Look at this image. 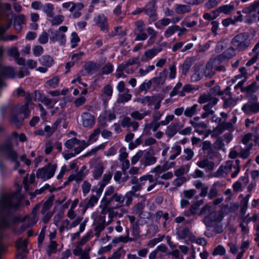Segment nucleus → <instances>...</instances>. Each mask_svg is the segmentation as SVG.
Listing matches in <instances>:
<instances>
[{"label": "nucleus", "mask_w": 259, "mask_h": 259, "mask_svg": "<svg viewBox=\"0 0 259 259\" xmlns=\"http://www.w3.org/2000/svg\"><path fill=\"white\" fill-rule=\"evenodd\" d=\"M19 190L12 195L5 194L0 196V238L2 237V230L10 225L8 212L10 209L16 208L20 204L22 195Z\"/></svg>", "instance_id": "1"}, {"label": "nucleus", "mask_w": 259, "mask_h": 259, "mask_svg": "<svg viewBox=\"0 0 259 259\" xmlns=\"http://www.w3.org/2000/svg\"><path fill=\"white\" fill-rule=\"evenodd\" d=\"M225 208L223 207L220 211L211 212V207L205 205L201 210L200 214L205 215L203 222L206 227L214 226L215 232L220 233L223 230L222 221L225 217Z\"/></svg>", "instance_id": "2"}, {"label": "nucleus", "mask_w": 259, "mask_h": 259, "mask_svg": "<svg viewBox=\"0 0 259 259\" xmlns=\"http://www.w3.org/2000/svg\"><path fill=\"white\" fill-rule=\"evenodd\" d=\"M226 60V56L225 54L219 56L217 58L210 59L206 65L204 72L205 76H211L213 74V69L220 71L225 70L224 67L219 66L218 65L225 62Z\"/></svg>", "instance_id": "3"}, {"label": "nucleus", "mask_w": 259, "mask_h": 259, "mask_svg": "<svg viewBox=\"0 0 259 259\" xmlns=\"http://www.w3.org/2000/svg\"><path fill=\"white\" fill-rule=\"evenodd\" d=\"M199 101L200 103H205L208 102L206 105L204 106L203 109L205 111V112L201 116L202 118H205L209 115H211L213 113V111L211 110V108L217 104L218 100L213 96L207 94L201 96Z\"/></svg>", "instance_id": "4"}, {"label": "nucleus", "mask_w": 259, "mask_h": 259, "mask_svg": "<svg viewBox=\"0 0 259 259\" xmlns=\"http://www.w3.org/2000/svg\"><path fill=\"white\" fill-rule=\"evenodd\" d=\"M232 45L237 50L243 51L246 50L250 44V40L247 35L240 33L236 35L231 41Z\"/></svg>", "instance_id": "5"}, {"label": "nucleus", "mask_w": 259, "mask_h": 259, "mask_svg": "<svg viewBox=\"0 0 259 259\" xmlns=\"http://www.w3.org/2000/svg\"><path fill=\"white\" fill-rule=\"evenodd\" d=\"M256 95H252L249 101L242 107V111L248 115L256 114L259 112V103Z\"/></svg>", "instance_id": "6"}, {"label": "nucleus", "mask_w": 259, "mask_h": 259, "mask_svg": "<svg viewBox=\"0 0 259 259\" xmlns=\"http://www.w3.org/2000/svg\"><path fill=\"white\" fill-rule=\"evenodd\" d=\"M57 167V165L55 163L49 164L39 169L36 172V176L44 181L50 179L54 175Z\"/></svg>", "instance_id": "7"}, {"label": "nucleus", "mask_w": 259, "mask_h": 259, "mask_svg": "<svg viewBox=\"0 0 259 259\" xmlns=\"http://www.w3.org/2000/svg\"><path fill=\"white\" fill-rule=\"evenodd\" d=\"M65 146L68 149L75 147V154H78L88 146L84 141H79L76 138L70 139L65 143Z\"/></svg>", "instance_id": "8"}, {"label": "nucleus", "mask_w": 259, "mask_h": 259, "mask_svg": "<svg viewBox=\"0 0 259 259\" xmlns=\"http://www.w3.org/2000/svg\"><path fill=\"white\" fill-rule=\"evenodd\" d=\"M107 207L108 206L106 207L105 213H106L107 211L109 212V220L108 222V224H109L112 221V218L115 215H116L117 214L111 210H108L107 209ZM105 214L106 213L104 214L101 211V214L99 217V218H94L95 223L97 225L96 229L98 231H101L103 230L106 225V223L105 221Z\"/></svg>", "instance_id": "9"}, {"label": "nucleus", "mask_w": 259, "mask_h": 259, "mask_svg": "<svg viewBox=\"0 0 259 259\" xmlns=\"http://www.w3.org/2000/svg\"><path fill=\"white\" fill-rule=\"evenodd\" d=\"M33 105L29 100L27 101L23 106H17L14 110V113L20 118H26L30 113V109Z\"/></svg>", "instance_id": "10"}, {"label": "nucleus", "mask_w": 259, "mask_h": 259, "mask_svg": "<svg viewBox=\"0 0 259 259\" xmlns=\"http://www.w3.org/2000/svg\"><path fill=\"white\" fill-rule=\"evenodd\" d=\"M11 7L10 5L8 4H6L4 5L1 6L0 5V10H3L4 11H10ZM12 20H9L7 21L6 25L5 27L0 26V39H5L7 40H12L16 37L15 35H10L8 36L7 38H4L2 36L3 34L9 29L11 24Z\"/></svg>", "instance_id": "11"}, {"label": "nucleus", "mask_w": 259, "mask_h": 259, "mask_svg": "<svg viewBox=\"0 0 259 259\" xmlns=\"http://www.w3.org/2000/svg\"><path fill=\"white\" fill-rule=\"evenodd\" d=\"M62 214L60 213L58 215V217L55 216L54 218V223L55 224L58 226L60 228V231L61 232L65 230H68L71 227H73L76 226L80 222L79 220H76L75 222H74L72 224V226L71 227L69 226V221L67 220H63L62 221H60V218H62Z\"/></svg>", "instance_id": "12"}, {"label": "nucleus", "mask_w": 259, "mask_h": 259, "mask_svg": "<svg viewBox=\"0 0 259 259\" xmlns=\"http://www.w3.org/2000/svg\"><path fill=\"white\" fill-rule=\"evenodd\" d=\"M48 32L51 41L53 42L58 41L60 45H62L66 43V36L64 33L52 29H49Z\"/></svg>", "instance_id": "13"}, {"label": "nucleus", "mask_w": 259, "mask_h": 259, "mask_svg": "<svg viewBox=\"0 0 259 259\" xmlns=\"http://www.w3.org/2000/svg\"><path fill=\"white\" fill-rule=\"evenodd\" d=\"M80 122L85 127H92L95 124V117L90 113L83 112L80 115Z\"/></svg>", "instance_id": "14"}, {"label": "nucleus", "mask_w": 259, "mask_h": 259, "mask_svg": "<svg viewBox=\"0 0 259 259\" xmlns=\"http://www.w3.org/2000/svg\"><path fill=\"white\" fill-rule=\"evenodd\" d=\"M1 151L4 152L11 160L15 162V168L19 166V163L16 160L17 154L16 152L13 151L10 145L5 146Z\"/></svg>", "instance_id": "15"}, {"label": "nucleus", "mask_w": 259, "mask_h": 259, "mask_svg": "<svg viewBox=\"0 0 259 259\" xmlns=\"http://www.w3.org/2000/svg\"><path fill=\"white\" fill-rule=\"evenodd\" d=\"M114 192V189L112 187H109L106 190L105 193V197L103 198L100 205V207L102 208V213L104 214L105 213L106 207L109 205L110 199L107 197L110 196Z\"/></svg>", "instance_id": "16"}, {"label": "nucleus", "mask_w": 259, "mask_h": 259, "mask_svg": "<svg viewBox=\"0 0 259 259\" xmlns=\"http://www.w3.org/2000/svg\"><path fill=\"white\" fill-rule=\"evenodd\" d=\"M94 20L96 24L98 25L102 30H107L108 23L107 18L103 14H99L95 17Z\"/></svg>", "instance_id": "17"}, {"label": "nucleus", "mask_w": 259, "mask_h": 259, "mask_svg": "<svg viewBox=\"0 0 259 259\" xmlns=\"http://www.w3.org/2000/svg\"><path fill=\"white\" fill-rule=\"evenodd\" d=\"M140 161L141 165L145 167L154 164L156 162V159L149 153L147 152L142 156Z\"/></svg>", "instance_id": "18"}, {"label": "nucleus", "mask_w": 259, "mask_h": 259, "mask_svg": "<svg viewBox=\"0 0 259 259\" xmlns=\"http://www.w3.org/2000/svg\"><path fill=\"white\" fill-rule=\"evenodd\" d=\"M161 51V48L160 47L148 50L145 52L144 56L141 59L143 62L149 61Z\"/></svg>", "instance_id": "19"}, {"label": "nucleus", "mask_w": 259, "mask_h": 259, "mask_svg": "<svg viewBox=\"0 0 259 259\" xmlns=\"http://www.w3.org/2000/svg\"><path fill=\"white\" fill-rule=\"evenodd\" d=\"M115 118L114 113L111 111H105L102 113L98 118V120L101 124L104 125L106 120L111 121Z\"/></svg>", "instance_id": "20"}, {"label": "nucleus", "mask_w": 259, "mask_h": 259, "mask_svg": "<svg viewBox=\"0 0 259 259\" xmlns=\"http://www.w3.org/2000/svg\"><path fill=\"white\" fill-rule=\"evenodd\" d=\"M8 54L9 56L14 57L18 64L23 65L24 64V59L19 58V53L17 48L15 47L11 48L8 51Z\"/></svg>", "instance_id": "21"}, {"label": "nucleus", "mask_w": 259, "mask_h": 259, "mask_svg": "<svg viewBox=\"0 0 259 259\" xmlns=\"http://www.w3.org/2000/svg\"><path fill=\"white\" fill-rule=\"evenodd\" d=\"M84 7V5L80 3H74L69 12L74 18H78L81 16L80 11Z\"/></svg>", "instance_id": "22"}, {"label": "nucleus", "mask_w": 259, "mask_h": 259, "mask_svg": "<svg viewBox=\"0 0 259 259\" xmlns=\"http://www.w3.org/2000/svg\"><path fill=\"white\" fill-rule=\"evenodd\" d=\"M124 198L121 195L116 194L110 198L109 204L116 202L115 208L119 207L123 204Z\"/></svg>", "instance_id": "23"}, {"label": "nucleus", "mask_w": 259, "mask_h": 259, "mask_svg": "<svg viewBox=\"0 0 259 259\" xmlns=\"http://www.w3.org/2000/svg\"><path fill=\"white\" fill-rule=\"evenodd\" d=\"M112 93V87L110 85H107L104 88L103 94L101 96V97L104 101L108 100L111 98Z\"/></svg>", "instance_id": "24"}, {"label": "nucleus", "mask_w": 259, "mask_h": 259, "mask_svg": "<svg viewBox=\"0 0 259 259\" xmlns=\"http://www.w3.org/2000/svg\"><path fill=\"white\" fill-rule=\"evenodd\" d=\"M153 182V177L151 175H146L141 177L138 181L137 184L140 186L150 184Z\"/></svg>", "instance_id": "25"}, {"label": "nucleus", "mask_w": 259, "mask_h": 259, "mask_svg": "<svg viewBox=\"0 0 259 259\" xmlns=\"http://www.w3.org/2000/svg\"><path fill=\"white\" fill-rule=\"evenodd\" d=\"M166 170V166L164 165H157L155 167L151 170V172L154 173V177L156 181H158V179L160 178L161 176V174L164 172Z\"/></svg>", "instance_id": "26"}, {"label": "nucleus", "mask_w": 259, "mask_h": 259, "mask_svg": "<svg viewBox=\"0 0 259 259\" xmlns=\"http://www.w3.org/2000/svg\"><path fill=\"white\" fill-rule=\"evenodd\" d=\"M259 89V86L257 85L255 81H253L250 84L242 88L241 91L247 94H252L255 93Z\"/></svg>", "instance_id": "27"}, {"label": "nucleus", "mask_w": 259, "mask_h": 259, "mask_svg": "<svg viewBox=\"0 0 259 259\" xmlns=\"http://www.w3.org/2000/svg\"><path fill=\"white\" fill-rule=\"evenodd\" d=\"M51 202L50 201H46L43 205L42 208L41 209V212L45 215V218L43 219V221L46 223L47 222L50 217L49 214L48 210L51 206Z\"/></svg>", "instance_id": "28"}, {"label": "nucleus", "mask_w": 259, "mask_h": 259, "mask_svg": "<svg viewBox=\"0 0 259 259\" xmlns=\"http://www.w3.org/2000/svg\"><path fill=\"white\" fill-rule=\"evenodd\" d=\"M26 21V18L23 15H18L15 19L14 21V27L15 28L18 30L20 31L21 29V24L25 23Z\"/></svg>", "instance_id": "29"}, {"label": "nucleus", "mask_w": 259, "mask_h": 259, "mask_svg": "<svg viewBox=\"0 0 259 259\" xmlns=\"http://www.w3.org/2000/svg\"><path fill=\"white\" fill-rule=\"evenodd\" d=\"M35 94V97L34 99L35 100H41V102L46 105L47 106H51L52 104V101L48 99L47 98H42V95L41 93L39 91H36L34 93Z\"/></svg>", "instance_id": "30"}, {"label": "nucleus", "mask_w": 259, "mask_h": 259, "mask_svg": "<svg viewBox=\"0 0 259 259\" xmlns=\"http://www.w3.org/2000/svg\"><path fill=\"white\" fill-rule=\"evenodd\" d=\"M27 240L19 239L16 242V247L21 253H25L27 252L26 248Z\"/></svg>", "instance_id": "31"}, {"label": "nucleus", "mask_w": 259, "mask_h": 259, "mask_svg": "<svg viewBox=\"0 0 259 259\" xmlns=\"http://www.w3.org/2000/svg\"><path fill=\"white\" fill-rule=\"evenodd\" d=\"M253 137V135L251 133H247L245 134L242 139V143L246 146L249 148H252V143L251 140Z\"/></svg>", "instance_id": "32"}, {"label": "nucleus", "mask_w": 259, "mask_h": 259, "mask_svg": "<svg viewBox=\"0 0 259 259\" xmlns=\"http://www.w3.org/2000/svg\"><path fill=\"white\" fill-rule=\"evenodd\" d=\"M54 7L52 4L47 3L42 6V10L45 12L48 17H51L53 16Z\"/></svg>", "instance_id": "33"}, {"label": "nucleus", "mask_w": 259, "mask_h": 259, "mask_svg": "<svg viewBox=\"0 0 259 259\" xmlns=\"http://www.w3.org/2000/svg\"><path fill=\"white\" fill-rule=\"evenodd\" d=\"M58 121H57L54 125L53 127H51L49 126H46L45 128V130L44 132L42 131H39L37 133L38 135H44L46 136H50L55 131L56 128H57V126L58 125Z\"/></svg>", "instance_id": "34"}, {"label": "nucleus", "mask_w": 259, "mask_h": 259, "mask_svg": "<svg viewBox=\"0 0 259 259\" xmlns=\"http://www.w3.org/2000/svg\"><path fill=\"white\" fill-rule=\"evenodd\" d=\"M237 118L236 116H233L232 120V122H228V143L230 142L233 138L234 136L232 134L235 131L233 128V124L236 122Z\"/></svg>", "instance_id": "35"}, {"label": "nucleus", "mask_w": 259, "mask_h": 259, "mask_svg": "<svg viewBox=\"0 0 259 259\" xmlns=\"http://www.w3.org/2000/svg\"><path fill=\"white\" fill-rule=\"evenodd\" d=\"M203 203V200L202 199L197 201L196 203L193 204L188 212L187 215L193 214L196 213L198 210L199 207L202 205Z\"/></svg>", "instance_id": "36"}, {"label": "nucleus", "mask_w": 259, "mask_h": 259, "mask_svg": "<svg viewBox=\"0 0 259 259\" xmlns=\"http://www.w3.org/2000/svg\"><path fill=\"white\" fill-rule=\"evenodd\" d=\"M112 174L110 172L106 173L103 176V181L101 184V189L99 190L98 193L99 196L100 195L103 188L105 187L106 185H107L112 178Z\"/></svg>", "instance_id": "37"}, {"label": "nucleus", "mask_w": 259, "mask_h": 259, "mask_svg": "<svg viewBox=\"0 0 259 259\" xmlns=\"http://www.w3.org/2000/svg\"><path fill=\"white\" fill-rule=\"evenodd\" d=\"M39 62L42 65L50 67L53 64V60L50 56H43L39 59Z\"/></svg>", "instance_id": "38"}, {"label": "nucleus", "mask_w": 259, "mask_h": 259, "mask_svg": "<svg viewBox=\"0 0 259 259\" xmlns=\"http://www.w3.org/2000/svg\"><path fill=\"white\" fill-rule=\"evenodd\" d=\"M171 154L169 157V159L174 160L180 154L181 152V146L177 144L174 145L171 148Z\"/></svg>", "instance_id": "39"}, {"label": "nucleus", "mask_w": 259, "mask_h": 259, "mask_svg": "<svg viewBox=\"0 0 259 259\" xmlns=\"http://www.w3.org/2000/svg\"><path fill=\"white\" fill-rule=\"evenodd\" d=\"M178 234L182 238H188L191 241L194 240V236L188 229H184L182 231H179Z\"/></svg>", "instance_id": "40"}, {"label": "nucleus", "mask_w": 259, "mask_h": 259, "mask_svg": "<svg viewBox=\"0 0 259 259\" xmlns=\"http://www.w3.org/2000/svg\"><path fill=\"white\" fill-rule=\"evenodd\" d=\"M100 133L99 128L95 129L94 132L90 135L88 142H86L88 146L91 144L95 142L98 139V136Z\"/></svg>", "instance_id": "41"}, {"label": "nucleus", "mask_w": 259, "mask_h": 259, "mask_svg": "<svg viewBox=\"0 0 259 259\" xmlns=\"http://www.w3.org/2000/svg\"><path fill=\"white\" fill-rule=\"evenodd\" d=\"M79 41L80 38L77 34L75 32H72L70 36V43L71 48H75L77 46L78 42Z\"/></svg>", "instance_id": "42"}, {"label": "nucleus", "mask_w": 259, "mask_h": 259, "mask_svg": "<svg viewBox=\"0 0 259 259\" xmlns=\"http://www.w3.org/2000/svg\"><path fill=\"white\" fill-rule=\"evenodd\" d=\"M125 94L119 95L118 101L120 103H124L128 101L132 98V95L129 94V90H126Z\"/></svg>", "instance_id": "43"}, {"label": "nucleus", "mask_w": 259, "mask_h": 259, "mask_svg": "<svg viewBox=\"0 0 259 259\" xmlns=\"http://www.w3.org/2000/svg\"><path fill=\"white\" fill-rule=\"evenodd\" d=\"M175 11L179 14L185 13L190 11V7L188 5H176Z\"/></svg>", "instance_id": "44"}, {"label": "nucleus", "mask_w": 259, "mask_h": 259, "mask_svg": "<svg viewBox=\"0 0 259 259\" xmlns=\"http://www.w3.org/2000/svg\"><path fill=\"white\" fill-rule=\"evenodd\" d=\"M245 11L248 13L257 11V13L259 14V1L254 2L248 7L245 9Z\"/></svg>", "instance_id": "45"}, {"label": "nucleus", "mask_w": 259, "mask_h": 259, "mask_svg": "<svg viewBox=\"0 0 259 259\" xmlns=\"http://www.w3.org/2000/svg\"><path fill=\"white\" fill-rule=\"evenodd\" d=\"M148 114L149 113L148 112H144L143 113H140L138 111H135L131 114V116L133 119L141 120Z\"/></svg>", "instance_id": "46"}, {"label": "nucleus", "mask_w": 259, "mask_h": 259, "mask_svg": "<svg viewBox=\"0 0 259 259\" xmlns=\"http://www.w3.org/2000/svg\"><path fill=\"white\" fill-rule=\"evenodd\" d=\"M179 28V27L177 25H173L168 27L164 32V36L166 37H169L175 32L177 31Z\"/></svg>", "instance_id": "47"}, {"label": "nucleus", "mask_w": 259, "mask_h": 259, "mask_svg": "<svg viewBox=\"0 0 259 259\" xmlns=\"http://www.w3.org/2000/svg\"><path fill=\"white\" fill-rule=\"evenodd\" d=\"M165 249L166 247L164 245L158 246L155 250L150 253L149 255V259H155L158 251L160 250L162 252H164L165 251Z\"/></svg>", "instance_id": "48"}, {"label": "nucleus", "mask_w": 259, "mask_h": 259, "mask_svg": "<svg viewBox=\"0 0 259 259\" xmlns=\"http://www.w3.org/2000/svg\"><path fill=\"white\" fill-rule=\"evenodd\" d=\"M197 107V105L196 104H194L192 107L187 108L184 112L185 115L188 117L192 116L195 114Z\"/></svg>", "instance_id": "49"}, {"label": "nucleus", "mask_w": 259, "mask_h": 259, "mask_svg": "<svg viewBox=\"0 0 259 259\" xmlns=\"http://www.w3.org/2000/svg\"><path fill=\"white\" fill-rule=\"evenodd\" d=\"M103 172V167L100 165L96 167L93 171V177L95 179H99Z\"/></svg>", "instance_id": "50"}, {"label": "nucleus", "mask_w": 259, "mask_h": 259, "mask_svg": "<svg viewBox=\"0 0 259 259\" xmlns=\"http://www.w3.org/2000/svg\"><path fill=\"white\" fill-rule=\"evenodd\" d=\"M226 252L225 248L222 245H218L215 249H214L212 254L213 255H223Z\"/></svg>", "instance_id": "51"}, {"label": "nucleus", "mask_w": 259, "mask_h": 259, "mask_svg": "<svg viewBox=\"0 0 259 259\" xmlns=\"http://www.w3.org/2000/svg\"><path fill=\"white\" fill-rule=\"evenodd\" d=\"M64 16L58 15L54 17L51 20V23L53 25H58L62 23L64 20Z\"/></svg>", "instance_id": "52"}, {"label": "nucleus", "mask_w": 259, "mask_h": 259, "mask_svg": "<svg viewBox=\"0 0 259 259\" xmlns=\"http://www.w3.org/2000/svg\"><path fill=\"white\" fill-rule=\"evenodd\" d=\"M59 82V78L57 77H54L47 81L45 84L47 88H52L55 87Z\"/></svg>", "instance_id": "53"}, {"label": "nucleus", "mask_w": 259, "mask_h": 259, "mask_svg": "<svg viewBox=\"0 0 259 259\" xmlns=\"http://www.w3.org/2000/svg\"><path fill=\"white\" fill-rule=\"evenodd\" d=\"M252 148L246 147L245 149H242L239 151V155L240 157L243 159H246L250 155V151Z\"/></svg>", "instance_id": "54"}, {"label": "nucleus", "mask_w": 259, "mask_h": 259, "mask_svg": "<svg viewBox=\"0 0 259 259\" xmlns=\"http://www.w3.org/2000/svg\"><path fill=\"white\" fill-rule=\"evenodd\" d=\"M98 201V198L95 196H92L89 199L86 206L87 207H93Z\"/></svg>", "instance_id": "55"}, {"label": "nucleus", "mask_w": 259, "mask_h": 259, "mask_svg": "<svg viewBox=\"0 0 259 259\" xmlns=\"http://www.w3.org/2000/svg\"><path fill=\"white\" fill-rule=\"evenodd\" d=\"M143 154V153L142 151H139L138 152H137V153L134 156H133L132 158V164L134 165L136 163H137V162L140 160V159H141V158H142Z\"/></svg>", "instance_id": "56"}, {"label": "nucleus", "mask_w": 259, "mask_h": 259, "mask_svg": "<svg viewBox=\"0 0 259 259\" xmlns=\"http://www.w3.org/2000/svg\"><path fill=\"white\" fill-rule=\"evenodd\" d=\"M154 68V65H150L147 66L145 69H144L143 68L140 69L139 73L141 76H144L148 74L149 72L153 70Z\"/></svg>", "instance_id": "57"}, {"label": "nucleus", "mask_w": 259, "mask_h": 259, "mask_svg": "<svg viewBox=\"0 0 259 259\" xmlns=\"http://www.w3.org/2000/svg\"><path fill=\"white\" fill-rule=\"evenodd\" d=\"M91 187V184L90 183L87 181L83 182L82 185V189L84 195H86L90 192Z\"/></svg>", "instance_id": "58"}, {"label": "nucleus", "mask_w": 259, "mask_h": 259, "mask_svg": "<svg viewBox=\"0 0 259 259\" xmlns=\"http://www.w3.org/2000/svg\"><path fill=\"white\" fill-rule=\"evenodd\" d=\"M240 147L236 146L233 149H231L229 157L231 158H235L239 154Z\"/></svg>", "instance_id": "59"}, {"label": "nucleus", "mask_w": 259, "mask_h": 259, "mask_svg": "<svg viewBox=\"0 0 259 259\" xmlns=\"http://www.w3.org/2000/svg\"><path fill=\"white\" fill-rule=\"evenodd\" d=\"M155 9L153 5H148L146 8V13L147 15L150 17H153L155 16Z\"/></svg>", "instance_id": "60"}, {"label": "nucleus", "mask_w": 259, "mask_h": 259, "mask_svg": "<svg viewBox=\"0 0 259 259\" xmlns=\"http://www.w3.org/2000/svg\"><path fill=\"white\" fill-rule=\"evenodd\" d=\"M218 13V11H213L211 13H206L203 15V18L206 20H211L215 19L217 17L216 13Z\"/></svg>", "instance_id": "61"}, {"label": "nucleus", "mask_w": 259, "mask_h": 259, "mask_svg": "<svg viewBox=\"0 0 259 259\" xmlns=\"http://www.w3.org/2000/svg\"><path fill=\"white\" fill-rule=\"evenodd\" d=\"M44 49L40 46H34L33 48V54L35 56H39L43 53Z\"/></svg>", "instance_id": "62"}, {"label": "nucleus", "mask_w": 259, "mask_h": 259, "mask_svg": "<svg viewBox=\"0 0 259 259\" xmlns=\"http://www.w3.org/2000/svg\"><path fill=\"white\" fill-rule=\"evenodd\" d=\"M38 41L39 43L44 44L48 41V35L47 32H43L39 36Z\"/></svg>", "instance_id": "63"}, {"label": "nucleus", "mask_w": 259, "mask_h": 259, "mask_svg": "<svg viewBox=\"0 0 259 259\" xmlns=\"http://www.w3.org/2000/svg\"><path fill=\"white\" fill-rule=\"evenodd\" d=\"M252 53V56L254 57H257L258 59H259V39L258 41L255 45L254 47L252 50V52L249 54L251 55Z\"/></svg>", "instance_id": "64"}]
</instances>
